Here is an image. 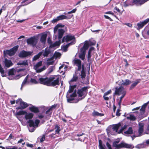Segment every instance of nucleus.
I'll list each match as a JSON object with an SVG mask.
<instances>
[{
	"label": "nucleus",
	"mask_w": 149,
	"mask_h": 149,
	"mask_svg": "<svg viewBox=\"0 0 149 149\" xmlns=\"http://www.w3.org/2000/svg\"><path fill=\"white\" fill-rule=\"evenodd\" d=\"M76 85L74 86L70 85L69 87V89L67 93L66 97L68 102H75L77 103L82 98H84L87 94L88 88L87 87H85L81 89H79L77 92V93L79 95V96L80 97H82V98H81L77 100L75 102H73L75 99V97L77 96V94L76 92L74 91L73 93V90L74 88L76 87Z\"/></svg>",
	"instance_id": "obj_1"
},
{
	"label": "nucleus",
	"mask_w": 149,
	"mask_h": 149,
	"mask_svg": "<svg viewBox=\"0 0 149 149\" xmlns=\"http://www.w3.org/2000/svg\"><path fill=\"white\" fill-rule=\"evenodd\" d=\"M119 141H115L113 142V146L114 149H120L122 148L133 149L134 148V146L132 144H129L124 142H122L118 143ZM106 145L108 149H112L111 145L108 142H107Z\"/></svg>",
	"instance_id": "obj_2"
},
{
	"label": "nucleus",
	"mask_w": 149,
	"mask_h": 149,
	"mask_svg": "<svg viewBox=\"0 0 149 149\" xmlns=\"http://www.w3.org/2000/svg\"><path fill=\"white\" fill-rule=\"evenodd\" d=\"M88 43L87 40L85 41L83 47L81 48L80 51L79 53V57L82 60H84L85 58L86 51L88 48Z\"/></svg>",
	"instance_id": "obj_3"
},
{
	"label": "nucleus",
	"mask_w": 149,
	"mask_h": 149,
	"mask_svg": "<svg viewBox=\"0 0 149 149\" xmlns=\"http://www.w3.org/2000/svg\"><path fill=\"white\" fill-rule=\"evenodd\" d=\"M64 25L61 24H58L54 28V33L56 34L58 32V37L59 39L60 40L62 37L64 32V30L61 28L63 27Z\"/></svg>",
	"instance_id": "obj_4"
},
{
	"label": "nucleus",
	"mask_w": 149,
	"mask_h": 149,
	"mask_svg": "<svg viewBox=\"0 0 149 149\" xmlns=\"http://www.w3.org/2000/svg\"><path fill=\"white\" fill-rule=\"evenodd\" d=\"M28 123H29V131L31 132H33L35 130V127H38V125L40 123V120H36L35 123L32 120H29Z\"/></svg>",
	"instance_id": "obj_5"
},
{
	"label": "nucleus",
	"mask_w": 149,
	"mask_h": 149,
	"mask_svg": "<svg viewBox=\"0 0 149 149\" xmlns=\"http://www.w3.org/2000/svg\"><path fill=\"white\" fill-rule=\"evenodd\" d=\"M59 77L57 76H53L49 78V86L59 85Z\"/></svg>",
	"instance_id": "obj_6"
},
{
	"label": "nucleus",
	"mask_w": 149,
	"mask_h": 149,
	"mask_svg": "<svg viewBox=\"0 0 149 149\" xmlns=\"http://www.w3.org/2000/svg\"><path fill=\"white\" fill-rule=\"evenodd\" d=\"M14 70L13 68L10 70L8 71V77L7 78L9 80L17 79H19L21 76L19 74L15 75V72H14Z\"/></svg>",
	"instance_id": "obj_7"
},
{
	"label": "nucleus",
	"mask_w": 149,
	"mask_h": 149,
	"mask_svg": "<svg viewBox=\"0 0 149 149\" xmlns=\"http://www.w3.org/2000/svg\"><path fill=\"white\" fill-rule=\"evenodd\" d=\"M71 40L72 41L69 43L70 45H72L74 44L75 42V40L74 36L71 35H67L63 37L62 40V42H67Z\"/></svg>",
	"instance_id": "obj_8"
},
{
	"label": "nucleus",
	"mask_w": 149,
	"mask_h": 149,
	"mask_svg": "<svg viewBox=\"0 0 149 149\" xmlns=\"http://www.w3.org/2000/svg\"><path fill=\"white\" fill-rule=\"evenodd\" d=\"M24 114L25 118L26 120L31 119L33 116V114L32 113H27L23 111H20L17 113V115H18Z\"/></svg>",
	"instance_id": "obj_9"
},
{
	"label": "nucleus",
	"mask_w": 149,
	"mask_h": 149,
	"mask_svg": "<svg viewBox=\"0 0 149 149\" xmlns=\"http://www.w3.org/2000/svg\"><path fill=\"white\" fill-rule=\"evenodd\" d=\"M149 102L145 103L142 106L141 109L139 110V113L138 114L137 116L139 118H143L144 116H143V114L145 112L146 108Z\"/></svg>",
	"instance_id": "obj_10"
},
{
	"label": "nucleus",
	"mask_w": 149,
	"mask_h": 149,
	"mask_svg": "<svg viewBox=\"0 0 149 149\" xmlns=\"http://www.w3.org/2000/svg\"><path fill=\"white\" fill-rule=\"evenodd\" d=\"M42 65V62L40 61L34 65V68L36 71L37 72H40L46 69V68L45 66H43L42 68L39 69V67Z\"/></svg>",
	"instance_id": "obj_11"
},
{
	"label": "nucleus",
	"mask_w": 149,
	"mask_h": 149,
	"mask_svg": "<svg viewBox=\"0 0 149 149\" xmlns=\"http://www.w3.org/2000/svg\"><path fill=\"white\" fill-rule=\"evenodd\" d=\"M38 38L36 36L32 37L27 40V42L28 44L35 46L37 42Z\"/></svg>",
	"instance_id": "obj_12"
},
{
	"label": "nucleus",
	"mask_w": 149,
	"mask_h": 149,
	"mask_svg": "<svg viewBox=\"0 0 149 149\" xmlns=\"http://www.w3.org/2000/svg\"><path fill=\"white\" fill-rule=\"evenodd\" d=\"M121 126V124L119 123L118 124H116L113 126V127L111 130L110 132H107V133H110L112 135H115V133H117L118 132V130Z\"/></svg>",
	"instance_id": "obj_13"
},
{
	"label": "nucleus",
	"mask_w": 149,
	"mask_h": 149,
	"mask_svg": "<svg viewBox=\"0 0 149 149\" xmlns=\"http://www.w3.org/2000/svg\"><path fill=\"white\" fill-rule=\"evenodd\" d=\"M18 46H16L14 47L13 48L10 50L4 51L5 54H8L10 56H12L14 55L17 50Z\"/></svg>",
	"instance_id": "obj_14"
},
{
	"label": "nucleus",
	"mask_w": 149,
	"mask_h": 149,
	"mask_svg": "<svg viewBox=\"0 0 149 149\" xmlns=\"http://www.w3.org/2000/svg\"><path fill=\"white\" fill-rule=\"evenodd\" d=\"M115 93L118 95H125L126 91L123 87L120 86L118 88H116Z\"/></svg>",
	"instance_id": "obj_15"
},
{
	"label": "nucleus",
	"mask_w": 149,
	"mask_h": 149,
	"mask_svg": "<svg viewBox=\"0 0 149 149\" xmlns=\"http://www.w3.org/2000/svg\"><path fill=\"white\" fill-rule=\"evenodd\" d=\"M16 103L17 104L19 103L20 106L18 108L19 109H24L28 107V106L26 103L23 102L21 99L17 100L16 101Z\"/></svg>",
	"instance_id": "obj_16"
},
{
	"label": "nucleus",
	"mask_w": 149,
	"mask_h": 149,
	"mask_svg": "<svg viewBox=\"0 0 149 149\" xmlns=\"http://www.w3.org/2000/svg\"><path fill=\"white\" fill-rule=\"evenodd\" d=\"M72 63L74 66L78 67V71L81 70L82 65L81 64V61L79 59L75 58L73 61Z\"/></svg>",
	"instance_id": "obj_17"
},
{
	"label": "nucleus",
	"mask_w": 149,
	"mask_h": 149,
	"mask_svg": "<svg viewBox=\"0 0 149 149\" xmlns=\"http://www.w3.org/2000/svg\"><path fill=\"white\" fill-rule=\"evenodd\" d=\"M40 83L47 86H49V78L46 77L45 78H40L39 79Z\"/></svg>",
	"instance_id": "obj_18"
},
{
	"label": "nucleus",
	"mask_w": 149,
	"mask_h": 149,
	"mask_svg": "<svg viewBox=\"0 0 149 149\" xmlns=\"http://www.w3.org/2000/svg\"><path fill=\"white\" fill-rule=\"evenodd\" d=\"M32 53V52H26L24 51H22L20 52L19 56L20 57H25L31 55Z\"/></svg>",
	"instance_id": "obj_19"
},
{
	"label": "nucleus",
	"mask_w": 149,
	"mask_h": 149,
	"mask_svg": "<svg viewBox=\"0 0 149 149\" xmlns=\"http://www.w3.org/2000/svg\"><path fill=\"white\" fill-rule=\"evenodd\" d=\"M3 63L4 67L7 68H9L13 65V63L10 60H8L6 58L4 59L3 61Z\"/></svg>",
	"instance_id": "obj_20"
},
{
	"label": "nucleus",
	"mask_w": 149,
	"mask_h": 149,
	"mask_svg": "<svg viewBox=\"0 0 149 149\" xmlns=\"http://www.w3.org/2000/svg\"><path fill=\"white\" fill-rule=\"evenodd\" d=\"M149 22V18H148L142 22H140L137 24L139 29L142 28L145 25Z\"/></svg>",
	"instance_id": "obj_21"
},
{
	"label": "nucleus",
	"mask_w": 149,
	"mask_h": 149,
	"mask_svg": "<svg viewBox=\"0 0 149 149\" xmlns=\"http://www.w3.org/2000/svg\"><path fill=\"white\" fill-rule=\"evenodd\" d=\"M144 124L141 122H140L139 123V129L138 130V132L139 133V136H140L142 135L143 130Z\"/></svg>",
	"instance_id": "obj_22"
},
{
	"label": "nucleus",
	"mask_w": 149,
	"mask_h": 149,
	"mask_svg": "<svg viewBox=\"0 0 149 149\" xmlns=\"http://www.w3.org/2000/svg\"><path fill=\"white\" fill-rule=\"evenodd\" d=\"M41 35V36L40 39V41L44 44H45L46 41L47 34L45 33H42Z\"/></svg>",
	"instance_id": "obj_23"
},
{
	"label": "nucleus",
	"mask_w": 149,
	"mask_h": 149,
	"mask_svg": "<svg viewBox=\"0 0 149 149\" xmlns=\"http://www.w3.org/2000/svg\"><path fill=\"white\" fill-rule=\"evenodd\" d=\"M50 50L49 47H47L44 50H42L41 52H42V55L44 56H47L48 54L50 53Z\"/></svg>",
	"instance_id": "obj_24"
},
{
	"label": "nucleus",
	"mask_w": 149,
	"mask_h": 149,
	"mask_svg": "<svg viewBox=\"0 0 149 149\" xmlns=\"http://www.w3.org/2000/svg\"><path fill=\"white\" fill-rule=\"evenodd\" d=\"M131 83V81L129 79H126L124 80H122L120 83L122 86H126L130 85Z\"/></svg>",
	"instance_id": "obj_25"
},
{
	"label": "nucleus",
	"mask_w": 149,
	"mask_h": 149,
	"mask_svg": "<svg viewBox=\"0 0 149 149\" xmlns=\"http://www.w3.org/2000/svg\"><path fill=\"white\" fill-rule=\"evenodd\" d=\"M29 110L32 112L37 113L39 112L38 108L34 106H32L29 108Z\"/></svg>",
	"instance_id": "obj_26"
},
{
	"label": "nucleus",
	"mask_w": 149,
	"mask_h": 149,
	"mask_svg": "<svg viewBox=\"0 0 149 149\" xmlns=\"http://www.w3.org/2000/svg\"><path fill=\"white\" fill-rule=\"evenodd\" d=\"M81 76L82 78H84L86 76L85 70L84 68L83 64L82 66V70L81 72Z\"/></svg>",
	"instance_id": "obj_27"
},
{
	"label": "nucleus",
	"mask_w": 149,
	"mask_h": 149,
	"mask_svg": "<svg viewBox=\"0 0 149 149\" xmlns=\"http://www.w3.org/2000/svg\"><path fill=\"white\" fill-rule=\"evenodd\" d=\"M28 61L27 60H24L22 61H20L17 63L18 65H28Z\"/></svg>",
	"instance_id": "obj_28"
},
{
	"label": "nucleus",
	"mask_w": 149,
	"mask_h": 149,
	"mask_svg": "<svg viewBox=\"0 0 149 149\" xmlns=\"http://www.w3.org/2000/svg\"><path fill=\"white\" fill-rule=\"evenodd\" d=\"M140 79H138L132 83L130 86V89H131L135 87L140 82Z\"/></svg>",
	"instance_id": "obj_29"
},
{
	"label": "nucleus",
	"mask_w": 149,
	"mask_h": 149,
	"mask_svg": "<svg viewBox=\"0 0 149 149\" xmlns=\"http://www.w3.org/2000/svg\"><path fill=\"white\" fill-rule=\"evenodd\" d=\"M127 118L132 121H135L136 119V117L132 114H130L127 116Z\"/></svg>",
	"instance_id": "obj_30"
},
{
	"label": "nucleus",
	"mask_w": 149,
	"mask_h": 149,
	"mask_svg": "<svg viewBox=\"0 0 149 149\" xmlns=\"http://www.w3.org/2000/svg\"><path fill=\"white\" fill-rule=\"evenodd\" d=\"M59 21L62 20L64 19H70V18H68L66 16L62 15L57 17Z\"/></svg>",
	"instance_id": "obj_31"
},
{
	"label": "nucleus",
	"mask_w": 149,
	"mask_h": 149,
	"mask_svg": "<svg viewBox=\"0 0 149 149\" xmlns=\"http://www.w3.org/2000/svg\"><path fill=\"white\" fill-rule=\"evenodd\" d=\"M54 63V61L53 60V58H52L47 60V65H52Z\"/></svg>",
	"instance_id": "obj_32"
},
{
	"label": "nucleus",
	"mask_w": 149,
	"mask_h": 149,
	"mask_svg": "<svg viewBox=\"0 0 149 149\" xmlns=\"http://www.w3.org/2000/svg\"><path fill=\"white\" fill-rule=\"evenodd\" d=\"M124 133L126 134H131L133 133L132 129L131 127H129L128 130L125 132Z\"/></svg>",
	"instance_id": "obj_33"
},
{
	"label": "nucleus",
	"mask_w": 149,
	"mask_h": 149,
	"mask_svg": "<svg viewBox=\"0 0 149 149\" xmlns=\"http://www.w3.org/2000/svg\"><path fill=\"white\" fill-rule=\"evenodd\" d=\"M60 41H56L54 43L51 44L49 47H54L57 46H58L60 45Z\"/></svg>",
	"instance_id": "obj_34"
},
{
	"label": "nucleus",
	"mask_w": 149,
	"mask_h": 149,
	"mask_svg": "<svg viewBox=\"0 0 149 149\" xmlns=\"http://www.w3.org/2000/svg\"><path fill=\"white\" fill-rule=\"evenodd\" d=\"M146 146V145L144 143L138 144L135 146L136 148L140 149L145 148Z\"/></svg>",
	"instance_id": "obj_35"
},
{
	"label": "nucleus",
	"mask_w": 149,
	"mask_h": 149,
	"mask_svg": "<svg viewBox=\"0 0 149 149\" xmlns=\"http://www.w3.org/2000/svg\"><path fill=\"white\" fill-rule=\"evenodd\" d=\"M93 116H103L104 115V114L100 113L98 112L95 111H94L93 113Z\"/></svg>",
	"instance_id": "obj_36"
},
{
	"label": "nucleus",
	"mask_w": 149,
	"mask_h": 149,
	"mask_svg": "<svg viewBox=\"0 0 149 149\" xmlns=\"http://www.w3.org/2000/svg\"><path fill=\"white\" fill-rule=\"evenodd\" d=\"M28 75L24 79V80L23 81L22 84V86L21 88V90L22 89V87L24 85H25L27 83V79H28Z\"/></svg>",
	"instance_id": "obj_37"
},
{
	"label": "nucleus",
	"mask_w": 149,
	"mask_h": 149,
	"mask_svg": "<svg viewBox=\"0 0 149 149\" xmlns=\"http://www.w3.org/2000/svg\"><path fill=\"white\" fill-rule=\"evenodd\" d=\"M78 79V77L76 75H74L73 78L69 82V84L70 85L71 84V82L73 81H75Z\"/></svg>",
	"instance_id": "obj_38"
},
{
	"label": "nucleus",
	"mask_w": 149,
	"mask_h": 149,
	"mask_svg": "<svg viewBox=\"0 0 149 149\" xmlns=\"http://www.w3.org/2000/svg\"><path fill=\"white\" fill-rule=\"evenodd\" d=\"M42 54V52H40L38 54L35 55L33 58V60L35 61L38 59Z\"/></svg>",
	"instance_id": "obj_39"
},
{
	"label": "nucleus",
	"mask_w": 149,
	"mask_h": 149,
	"mask_svg": "<svg viewBox=\"0 0 149 149\" xmlns=\"http://www.w3.org/2000/svg\"><path fill=\"white\" fill-rule=\"evenodd\" d=\"M99 147L100 149H106L104 147V146L102 145V141L100 140L99 141Z\"/></svg>",
	"instance_id": "obj_40"
},
{
	"label": "nucleus",
	"mask_w": 149,
	"mask_h": 149,
	"mask_svg": "<svg viewBox=\"0 0 149 149\" xmlns=\"http://www.w3.org/2000/svg\"><path fill=\"white\" fill-rule=\"evenodd\" d=\"M0 72L1 74V76L2 77L6 76V75L4 74V71L3 68L2 67L1 65L0 64Z\"/></svg>",
	"instance_id": "obj_41"
},
{
	"label": "nucleus",
	"mask_w": 149,
	"mask_h": 149,
	"mask_svg": "<svg viewBox=\"0 0 149 149\" xmlns=\"http://www.w3.org/2000/svg\"><path fill=\"white\" fill-rule=\"evenodd\" d=\"M127 126L126 125H124L123 126H122L121 129L118 132V133H121L125 129L127 128Z\"/></svg>",
	"instance_id": "obj_42"
},
{
	"label": "nucleus",
	"mask_w": 149,
	"mask_h": 149,
	"mask_svg": "<svg viewBox=\"0 0 149 149\" xmlns=\"http://www.w3.org/2000/svg\"><path fill=\"white\" fill-rule=\"evenodd\" d=\"M61 54L59 52H55L54 54V56L56 58L60 57L61 56Z\"/></svg>",
	"instance_id": "obj_43"
},
{
	"label": "nucleus",
	"mask_w": 149,
	"mask_h": 149,
	"mask_svg": "<svg viewBox=\"0 0 149 149\" xmlns=\"http://www.w3.org/2000/svg\"><path fill=\"white\" fill-rule=\"evenodd\" d=\"M70 44H68L67 45H66L65 46L63 47L62 48V49L65 52H66L67 50V49L70 45Z\"/></svg>",
	"instance_id": "obj_44"
},
{
	"label": "nucleus",
	"mask_w": 149,
	"mask_h": 149,
	"mask_svg": "<svg viewBox=\"0 0 149 149\" xmlns=\"http://www.w3.org/2000/svg\"><path fill=\"white\" fill-rule=\"evenodd\" d=\"M55 69V67L54 66H52L49 67L48 69V73H49L51 72Z\"/></svg>",
	"instance_id": "obj_45"
},
{
	"label": "nucleus",
	"mask_w": 149,
	"mask_h": 149,
	"mask_svg": "<svg viewBox=\"0 0 149 149\" xmlns=\"http://www.w3.org/2000/svg\"><path fill=\"white\" fill-rule=\"evenodd\" d=\"M106 14H111L113 15L114 17H115L116 19H118V18L117 17L116 15H114L113 13L111 11H109L107 12H106L105 13Z\"/></svg>",
	"instance_id": "obj_46"
},
{
	"label": "nucleus",
	"mask_w": 149,
	"mask_h": 149,
	"mask_svg": "<svg viewBox=\"0 0 149 149\" xmlns=\"http://www.w3.org/2000/svg\"><path fill=\"white\" fill-rule=\"evenodd\" d=\"M6 149H18L17 147L16 146L6 147Z\"/></svg>",
	"instance_id": "obj_47"
},
{
	"label": "nucleus",
	"mask_w": 149,
	"mask_h": 149,
	"mask_svg": "<svg viewBox=\"0 0 149 149\" xmlns=\"http://www.w3.org/2000/svg\"><path fill=\"white\" fill-rule=\"evenodd\" d=\"M113 11L115 13H116L117 12L120 13V10L117 7H116L114 8Z\"/></svg>",
	"instance_id": "obj_48"
},
{
	"label": "nucleus",
	"mask_w": 149,
	"mask_h": 149,
	"mask_svg": "<svg viewBox=\"0 0 149 149\" xmlns=\"http://www.w3.org/2000/svg\"><path fill=\"white\" fill-rule=\"evenodd\" d=\"M58 21H59V20H58V18L57 17L56 18L53 19L51 21V22L53 23H54Z\"/></svg>",
	"instance_id": "obj_49"
},
{
	"label": "nucleus",
	"mask_w": 149,
	"mask_h": 149,
	"mask_svg": "<svg viewBox=\"0 0 149 149\" xmlns=\"http://www.w3.org/2000/svg\"><path fill=\"white\" fill-rule=\"evenodd\" d=\"M52 107L49 108L47 111L46 112V114L47 115V116H48L50 115L51 113L50 111L51 110Z\"/></svg>",
	"instance_id": "obj_50"
},
{
	"label": "nucleus",
	"mask_w": 149,
	"mask_h": 149,
	"mask_svg": "<svg viewBox=\"0 0 149 149\" xmlns=\"http://www.w3.org/2000/svg\"><path fill=\"white\" fill-rule=\"evenodd\" d=\"M55 128L56 129L55 130L56 133L57 134L60 131V130H59V127L57 125H56Z\"/></svg>",
	"instance_id": "obj_51"
},
{
	"label": "nucleus",
	"mask_w": 149,
	"mask_h": 149,
	"mask_svg": "<svg viewBox=\"0 0 149 149\" xmlns=\"http://www.w3.org/2000/svg\"><path fill=\"white\" fill-rule=\"evenodd\" d=\"M120 110L119 109H118L116 111V115L117 116H120V115L121 113L120 112Z\"/></svg>",
	"instance_id": "obj_52"
},
{
	"label": "nucleus",
	"mask_w": 149,
	"mask_h": 149,
	"mask_svg": "<svg viewBox=\"0 0 149 149\" xmlns=\"http://www.w3.org/2000/svg\"><path fill=\"white\" fill-rule=\"evenodd\" d=\"M31 82L35 84H36L38 83V82L37 81L36 79H31Z\"/></svg>",
	"instance_id": "obj_53"
},
{
	"label": "nucleus",
	"mask_w": 149,
	"mask_h": 149,
	"mask_svg": "<svg viewBox=\"0 0 149 149\" xmlns=\"http://www.w3.org/2000/svg\"><path fill=\"white\" fill-rule=\"evenodd\" d=\"M111 90H109L108 91H107V92H105V93H104V95L107 96L108 94L111 93Z\"/></svg>",
	"instance_id": "obj_54"
},
{
	"label": "nucleus",
	"mask_w": 149,
	"mask_h": 149,
	"mask_svg": "<svg viewBox=\"0 0 149 149\" xmlns=\"http://www.w3.org/2000/svg\"><path fill=\"white\" fill-rule=\"evenodd\" d=\"M88 42V47H89V45H95V42H91L90 41H87Z\"/></svg>",
	"instance_id": "obj_55"
},
{
	"label": "nucleus",
	"mask_w": 149,
	"mask_h": 149,
	"mask_svg": "<svg viewBox=\"0 0 149 149\" xmlns=\"http://www.w3.org/2000/svg\"><path fill=\"white\" fill-rule=\"evenodd\" d=\"M45 140V136L43 135L42 137L40 139V141L41 142H42Z\"/></svg>",
	"instance_id": "obj_56"
},
{
	"label": "nucleus",
	"mask_w": 149,
	"mask_h": 149,
	"mask_svg": "<svg viewBox=\"0 0 149 149\" xmlns=\"http://www.w3.org/2000/svg\"><path fill=\"white\" fill-rule=\"evenodd\" d=\"M125 25L130 27H132V25L130 23H126L124 24Z\"/></svg>",
	"instance_id": "obj_57"
},
{
	"label": "nucleus",
	"mask_w": 149,
	"mask_h": 149,
	"mask_svg": "<svg viewBox=\"0 0 149 149\" xmlns=\"http://www.w3.org/2000/svg\"><path fill=\"white\" fill-rule=\"evenodd\" d=\"M104 16L105 18L109 19L110 21H113L112 19L108 16L105 15Z\"/></svg>",
	"instance_id": "obj_58"
},
{
	"label": "nucleus",
	"mask_w": 149,
	"mask_h": 149,
	"mask_svg": "<svg viewBox=\"0 0 149 149\" xmlns=\"http://www.w3.org/2000/svg\"><path fill=\"white\" fill-rule=\"evenodd\" d=\"M47 42L49 44H52V40L50 38H48L47 39Z\"/></svg>",
	"instance_id": "obj_59"
},
{
	"label": "nucleus",
	"mask_w": 149,
	"mask_h": 149,
	"mask_svg": "<svg viewBox=\"0 0 149 149\" xmlns=\"http://www.w3.org/2000/svg\"><path fill=\"white\" fill-rule=\"evenodd\" d=\"M91 52H88L87 58L89 60L91 57Z\"/></svg>",
	"instance_id": "obj_60"
},
{
	"label": "nucleus",
	"mask_w": 149,
	"mask_h": 149,
	"mask_svg": "<svg viewBox=\"0 0 149 149\" xmlns=\"http://www.w3.org/2000/svg\"><path fill=\"white\" fill-rule=\"evenodd\" d=\"M94 49V48L93 47H91L89 49L88 52H91Z\"/></svg>",
	"instance_id": "obj_61"
},
{
	"label": "nucleus",
	"mask_w": 149,
	"mask_h": 149,
	"mask_svg": "<svg viewBox=\"0 0 149 149\" xmlns=\"http://www.w3.org/2000/svg\"><path fill=\"white\" fill-rule=\"evenodd\" d=\"M107 96L104 95L103 97L105 100H108L109 99V97H107Z\"/></svg>",
	"instance_id": "obj_62"
},
{
	"label": "nucleus",
	"mask_w": 149,
	"mask_h": 149,
	"mask_svg": "<svg viewBox=\"0 0 149 149\" xmlns=\"http://www.w3.org/2000/svg\"><path fill=\"white\" fill-rule=\"evenodd\" d=\"M26 145L27 146L30 147H33V145L32 144H30L29 143H27L26 144Z\"/></svg>",
	"instance_id": "obj_63"
},
{
	"label": "nucleus",
	"mask_w": 149,
	"mask_h": 149,
	"mask_svg": "<svg viewBox=\"0 0 149 149\" xmlns=\"http://www.w3.org/2000/svg\"><path fill=\"white\" fill-rule=\"evenodd\" d=\"M140 108V107H136V108H134V109H132V111H134V110H138Z\"/></svg>",
	"instance_id": "obj_64"
}]
</instances>
